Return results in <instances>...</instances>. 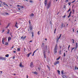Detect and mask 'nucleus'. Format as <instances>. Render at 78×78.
Returning a JSON list of instances; mask_svg holds the SVG:
<instances>
[{
  "label": "nucleus",
  "mask_w": 78,
  "mask_h": 78,
  "mask_svg": "<svg viewBox=\"0 0 78 78\" xmlns=\"http://www.w3.org/2000/svg\"><path fill=\"white\" fill-rule=\"evenodd\" d=\"M10 40H11V37H9L8 38V41L9 42V41H10Z\"/></svg>",
  "instance_id": "12"
},
{
  "label": "nucleus",
  "mask_w": 78,
  "mask_h": 78,
  "mask_svg": "<svg viewBox=\"0 0 78 78\" xmlns=\"http://www.w3.org/2000/svg\"><path fill=\"white\" fill-rule=\"evenodd\" d=\"M70 45H69L68 47V49H69V48H70Z\"/></svg>",
  "instance_id": "51"
},
{
  "label": "nucleus",
  "mask_w": 78,
  "mask_h": 78,
  "mask_svg": "<svg viewBox=\"0 0 78 78\" xmlns=\"http://www.w3.org/2000/svg\"><path fill=\"white\" fill-rule=\"evenodd\" d=\"M57 50H58L57 49H54V54H56V53H57Z\"/></svg>",
  "instance_id": "7"
},
{
  "label": "nucleus",
  "mask_w": 78,
  "mask_h": 78,
  "mask_svg": "<svg viewBox=\"0 0 78 78\" xmlns=\"http://www.w3.org/2000/svg\"><path fill=\"white\" fill-rule=\"evenodd\" d=\"M68 5H69V6H70V5H71V3L69 2L68 3Z\"/></svg>",
  "instance_id": "42"
},
{
  "label": "nucleus",
  "mask_w": 78,
  "mask_h": 78,
  "mask_svg": "<svg viewBox=\"0 0 78 78\" xmlns=\"http://www.w3.org/2000/svg\"><path fill=\"white\" fill-rule=\"evenodd\" d=\"M29 28L30 29V30L31 31L33 30V27H32V26H30L29 27Z\"/></svg>",
  "instance_id": "15"
},
{
  "label": "nucleus",
  "mask_w": 78,
  "mask_h": 78,
  "mask_svg": "<svg viewBox=\"0 0 78 78\" xmlns=\"http://www.w3.org/2000/svg\"><path fill=\"white\" fill-rule=\"evenodd\" d=\"M9 30L8 29V32H7V34H9Z\"/></svg>",
  "instance_id": "38"
},
{
  "label": "nucleus",
  "mask_w": 78,
  "mask_h": 78,
  "mask_svg": "<svg viewBox=\"0 0 78 78\" xmlns=\"http://www.w3.org/2000/svg\"><path fill=\"white\" fill-rule=\"evenodd\" d=\"M38 69L39 70H40V69H41V68H40V67H38Z\"/></svg>",
  "instance_id": "57"
},
{
  "label": "nucleus",
  "mask_w": 78,
  "mask_h": 78,
  "mask_svg": "<svg viewBox=\"0 0 78 78\" xmlns=\"http://www.w3.org/2000/svg\"><path fill=\"white\" fill-rule=\"evenodd\" d=\"M59 39H60V38H57V39H56V42H57V43H58V41H59Z\"/></svg>",
  "instance_id": "20"
},
{
  "label": "nucleus",
  "mask_w": 78,
  "mask_h": 78,
  "mask_svg": "<svg viewBox=\"0 0 78 78\" xmlns=\"http://www.w3.org/2000/svg\"><path fill=\"white\" fill-rule=\"evenodd\" d=\"M21 8H23V6H21Z\"/></svg>",
  "instance_id": "64"
},
{
  "label": "nucleus",
  "mask_w": 78,
  "mask_h": 78,
  "mask_svg": "<svg viewBox=\"0 0 78 78\" xmlns=\"http://www.w3.org/2000/svg\"><path fill=\"white\" fill-rule=\"evenodd\" d=\"M5 45H8V42L5 43Z\"/></svg>",
  "instance_id": "35"
},
{
  "label": "nucleus",
  "mask_w": 78,
  "mask_h": 78,
  "mask_svg": "<svg viewBox=\"0 0 78 78\" xmlns=\"http://www.w3.org/2000/svg\"><path fill=\"white\" fill-rule=\"evenodd\" d=\"M6 41V37H3L2 39V43L3 44H4V41L5 42Z\"/></svg>",
  "instance_id": "3"
},
{
  "label": "nucleus",
  "mask_w": 78,
  "mask_h": 78,
  "mask_svg": "<svg viewBox=\"0 0 78 78\" xmlns=\"http://www.w3.org/2000/svg\"><path fill=\"white\" fill-rule=\"evenodd\" d=\"M59 61H56L54 63V65L55 66H56V65H57V64H59Z\"/></svg>",
  "instance_id": "5"
},
{
  "label": "nucleus",
  "mask_w": 78,
  "mask_h": 78,
  "mask_svg": "<svg viewBox=\"0 0 78 78\" xmlns=\"http://www.w3.org/2000/svg\"><path fill=\"white\" fill-rule=\"evenodd\" d=\"M6 57H0V59H1L2 60H4V61H6Z\"/></svg>",
  "instance_id": "4"
},
{
  "label": "nucleus",
  "mask_w": 78,
  "mask_h": 78,
  "mask_svg": "<svg viewBox=\"0 0 78 78\" xmlns=\"http://www.w3.org/2000/svg\"><path fill=\"white\" fill-rule=\"evenodd\" d=\"M72 40L73 41V44H74L75 42V40L72 39Z\"/></svg>",
  "instance_id": "23"
},
{
  "label": "nucleus",
  "mask_w": 78,
  "mask_h": 78,
  "mask_svg": "<svg viewBox=\"0 0 78 78\" xmlns=\"http://www.w3.org/2000/svg\"><path fill=\"white\" fill-rule=\"evenodd\" d=\"M69 1L68 0H66V2H68V1Z\"/></svg>",
  "instance_id": "59"
},
{
  "label": "nucleus",
  "mask_w": 78,
  "mask_h": 78,
  "mask_svg": "<svg viewBox=\"0 0 78 78\" xmlns=\"http://www.w3.org/2000/svg\"><path fill=\"white\" fill-rule=\"evenodd\" d=\"M64 25V24L63 23H62L61 24V25H60L61 26V29H62V28H63V25Z\"/></svg>",
  "instance_id": "13"
},
{
  "label": "nucleus",
  "mask_w": 78,
  "mask_h": 78,
  "mask_svg": "<svg viewBox=\"0 0 78 78\" xmlns=\"http://www.w3.org/2000/svg\"><path fill=\"white\" fill-rule=\"evenodd\" d=\"M76 47H78V43L77 42L76 43Z\"/></svg>",
  "instance_id": "31"
},
{
  "label": "nucleus",
  "mask_w": 78,
  "mask_h": 78,
  "mask_svg": "<svg viewBox=\"0 0 78 78\" xmlns=\"http://www.w3.org/2000/svg\"><path fill=\"white\" fill-rule=\"evenodd\" d=\"M66 8V5H64V8Z\"/></svg>",
  "instance_id": "58"
},
{
  "label": "nucleus",
  "mask_w": 78,
  "mask_h": 78,
  "mask_svg": "<svg viewBox=\"0 0 78 78\" xmlns=\"http://www.w3.org/2000/svg\"><path fill=\"white\" fill-rule=\"evenodd\" d=\"M17 6L18 7H19V8H20V7H21V6H20L19 5H17Z\"/></svg>",
  "instance_id": "36"
},
{
  "label": "nucleus",
  "mask_w": 78,
  "mask_h": 78,
  "mask_svg": "<svg viewBox=\"0 0 78 78\" xmlns=\"http://www.w3.org/2000/svg\"><path fill=\"white\" fill-rule=\"evenodd\" d=\"M75 70H76V69H77L78 70V68L76 66L75 67Z\"/></svg>",
  "instance_id": "32"
},
{
  "label": "nucleus",
  "mask_w": 78,
  "mask_h": 78,
  "mask_svg": "<svg viewBox=\"0 0 78 78\" xmlns=\"http://www.w3.org/2000/svg\"><path fill=\"white\" fill-rule=\"evenodd\" d=\"M3 3L4 5H5V6H8V4H6L5 2H3Z\"/></svg>",
  "instance_id": "11"
},
{
  "label": "nucleus",
  "mask_w": 78,
  "mask_h": 78,
  "mask_svg": "<svg viewBox=\"0 0 78 78\" xmlns=\"http://www.w3.org/2000/svg\"><path fill=\"white\" fill-rule=\"evenodd\" d=\"M66 17V15H64L63 16H62L63 18H65Z\"/></svg>",
  "instance_id": "37"
},
{
  "label": "nucleus",
  "mask_w": 78,
  "mask_h": 78,
  "mask_svg": "<svg viewBox=\"0 0 78 78\" xmlns=\"http://www.w3.org/2000/svg\"><path fill=\"white\" fill-rule=\"evenodd\" d=\"M63 56L64 57H65V56H66V53L65 52Z\"/></svg>",
  "instance_id": "41"
},
{
  "label": "nucleus",
  "mask_w": 78,
  "mask_h": 78,
  "mask_svg": "<svg viewBox=\"0 0 78 78\" xmlns=\"http://www.w3.org/2000/svg\"><path fill=\"white\" fill-rule=\"evenodd\" d=\"M39 31H38V33H37V34H38L39 35V34H39Z\"/></svg>",
  "instance_id": "49"
},
{
  "label": "nucleus",
  "mask_w": 78,
  "mask_h": 78,
  "mask_svg": "<svg viewBox=\"0 0 78 78\" xmlns=\"http://www.w3.org/2000/svg\"><path fill=\"white\" fill-rule=\"evenodd\" d=\"M57 72L59 75H60V71L59 70H57Z\"/></svg>",
  "instance_id": "24"
},
{
  "label": "nucleus",
  "mask_w": 78,
  "mask_h": 78,
  "mask_svg": "<svg viewBox=\"0 0 78 78\" xmlns=\"http://www.w3.org/2000/svg\"><path fill=\"white\" fill-rule=\"evenodd\" d=\"M59 53L60 55L61 54V50H60L59 51Z\"/></svg>",
  "instance_id": "34"
},
{
  "label": "nucleus",
  "mask_w": 78,
  "mask_h": 78,
  "mask_svg": "<svg viewBox=\"0 0 78 78\" xmlns=\"http://www.w3.org/2000/svg\"><path fill=\"white\" fill-rule=\"evenodd\" d=\"M56 29L55 28L54 30V34H55L56 33Z\"/></svg>",
  "instance_id": "29"
},
{
  "label": "nucleus",
  "mask_w": 78,
  "mask_h": 78,
  "mask_svg": "<svg viewBox=\"0 0 78 78\" xmlns=\"http://www.w3.org/2000/svg\"><path fill=\"white\" fill-rule=\"evenodd\" d=\"M17 22H16V24L15 25V26L16 28H18V26H17Z\"/></svg>",
  "instance_id": "14"
},
{
  "label": "nucleus",
  "mask_w": 78,
  "mask_h": 78,
  "mask_svg": "<svg viewBox=\"0 0 78 78\" xmlns=\"http://www.w3.org/2000/svg\"><path fill=\"white\" fill-rule=\"evenodd\" d=\"M72 11H73V13H74V12L75 11V10L73 9L72 10Z\"/></svg>",
  "instance_id": "47"
},
{
  "label": "nucleus",
  "mask_w": 78,
  "mask_h": 78,
  "mask_svg": "<svg viewBox=\"0 0 78 78\" xmlns=\"http://www.w3.org/2000/svg\"><path fill=\"white\" fill-rule=\"evenodd\" d=\"M27 78H28V75H27Z\"/></svg>",
  "instance_id": "61"
},
{
  "label": "nucleus",
  "mask_w": 78,
  "mask_h": 78,
  "mask_svg": "<svg viewBox=\"0 0 78 78\" xmlns=\"http://www.w3.org/2000/svg\"><path fill=\"white\" fill-rule=\"evenodd\" d=\"M47 0H45L44 5L45 6H47Z\"/></svg>",
  "instance_id": "8"
},
{
  "label": "nucleus",
  "mask_w": 78,
  "mask_h": 78,
  "mask_svg": "<svg viewBox=\"0 0 78 78\" xmlns=\"http://www.w3.org/2000/svg\"><path fill=\"white\" fill-rule=\"evenodd\" d=\"M77 47H76H76H75V49H74L75 50H76V49H77Z\"/></svg>",
  "instance_id": "44"
},
{
  "label": "nucleus",
  "mask_w": 78,
  "mask_h": 78,
  "mask_svg": "<svg viewBox=\"0 0 78 78\" xmlns=\"http://www.w3.org/2000/svg\"><path fill=\"white\" fill-rule=\"evenodd\" d=\"M5 14H6V15H9V13H7V12H5Z\"/></svg>",
  "instance_id": "40"
},
{
  "label": "nucleus",
  "mask_w": 78,
  "mask_h": 78,
  "mask_svg": "<svg viewBox=\"0 0 78 78\" xmlns=\"http://www.w3.org/2000/svg\"><path fill=\"white\" fill-rule=\"evenodd\" d=\"M63 78H67V77H66V76H63Z\"/></svg>",
  "instance_id": "33"
},
{
  "label": "nucleus",
  "mask_w": 78,
  "mask_h": 78,
  "mask_svg": "<svg viewBox=\"0 0 78 78\" xmlns=\"http://www.w3.org/2000/svg\"><path fill=\"white\" fill-rule=\"evenodd\" d=\"M19 66L20 67H22V68L24 67V66L22 65V62L20 63Z\"/></svg>",
  "instance_id": "6"
},
{
  "label": "nucleus",
  "mask_w": 78,
  "mask_h": 78,
  "mask_svg": "<svg viewBox=\"0 0 78 78\" xmlns=\"http://www.w3.org/2000/svg\"><path fill=\"white\" fill-rule=\"evenodd\" d=\"M47 9H49L51 6V2H49L47 4Z\"/></svg>",
  "instance_id": "2"
},
{
  "label": "nucleus",
  "mask_w": 78,
  "mask_h": 78,
  "mask_svg": "<svg viewBox=\"0 0 78 78\" xmlns=\"http://www.w3.org/2000/svg\"><path fill=\"white\" fill-rule=\"evenodd\" d=\"M31 3H33V1H29Z\"/></svg>",
  "instance_id": "43"
},
{
  "label": "nucleus",
  "mask_w": 78,
  "mask_h": 78,
  "mask_svg": "<svg viewBox=\"0 0 78 78\" xmlns=\"http://www.w3.org/2000/svg\"><path fill=\"white\" fill-rule=\"evenodd\" d=\"M26 38V36H25V37H24L23 36H22L21 37V39H23V40H25V39Z\"/></svg>",
  "instance_id": "10"
},
{
  "label": "nucleus",
  "mask_w": 78,
  "mask_h": 78,
  "mask_svg": "<svg viewBox=\"0 0 78 78\" xmlns=\"http://www.w3.org/2000/svg\"><path fill=\"white\" fill-rule=\"evenodd\" d=\"M30 66L31 67H33V62H31Z\"/></svg>",
  "instance_id": "9"
},
{
  "label": "nucleus",
  "mask_w": 78,
  "mask_h": 78,
  "mask_svg": "<svg viewBox=\"0 0 78 78\" xmlns=\"http://www.w3.org/2000/svg\"><path fill=\"white\" fill-rule=\"evenodd\" d=\"M61 36H62V34H60V36L58 37V38H60V37H61Z\"/></svg>",
  "instance_id": "30"
},
{
  "label": "nucleus",
  "mask_w": 78,
  "mask_h": 78,
  "mask_svg": "<svg viewBox=\"0 0 78 78\" xmlns=\"http://www.w3.org/2000/svg\"><path fill=\"white\" fill-rule=\"evenodd\" d=\"M61 72L62 74V75H64V71H61Z\"/></svg>",
  "instance_id": "25"
},
{
  "label": "nucleus",
  "mask_w": 78,
  "mask_h": 78,
  "mask_svg": "<svg viewBox=\"0 0 78 78\" xmlns=\"http://www.w3.org/2000/svg\"><path fill=\"white\" fill-rule=\"evenodd\" d=\"M76 0H74L73 2H72V3H74V2H75Z\"/></svg>",
  "instance_id": "45"
},
{
  "label": "nucleus",
  "mask_w": 78,
  "mask_h": 78,
  "mask_svg": "<svg viewBox=\"0 0 78 78\" xmlns=\"http://www.w3.org/2000/svg\"><path fill=\"white\" fill-rule=\"evenodd\" d=\"M74 30H75V29H73V31L74 32H75Z\"/></svg>",
  "instance_id": "63"
},
{
  "label": "nucleus",
  "mask_w": 78,
  "mask_h": 78,
  "mask_svg": "<svg viewBox=\"0 0 78 78\" xmlns=\"http://www.w3.org/2000/svg\"><path fill=\"white\" fill-rule=\"evenodd\" d=\"M42 45H44V43H42Z\"/></svg>",
  "instance_id": "55"
},
{
  "label": "nucleus",
  "mask_w": 78,
  "mask_h": 78,
  "mask_svg": "<svg viewBox=\"0 0 78 78\" xmlns=\"http://www.w3.org/2000/svg\"><path fill=\"white\" fill-rule=\"evenodd\" d=\"M5 57H9V54H6L5 55Z\"/></svg>",
  "instance_id": "22"
},
{
  "label": "nucleus",
  "mask_w": 78,
  "mask_h": 78,
  "mask_svg": "<svg viewBox=\"0 0 78 78\" xmlns=\"http://www.w3.org/2000/svg\"><path fill=\"white\" fill-rule=\"evenodd\" d=\"M27 58H28L29 57V56H30V55H29V54H28L27 55Z\"/></svg>",
  "instance_id": "46"
},
{
  "label": "nucleus",
  "mask_w": 78,
  "mask_h": 78,
  "mask_svg": "<svg viewBox=\"0 0 78 78\" xmlns=\"http://www.w3.org/2000/svg\"><path fill=\"white\" fill-rule=\"evenodd\" d=\"M47 67H48V69L49 70H50V68L49 67V66L47 65Z\"/></svg>",
  "instance_id": "26"
},
{
  "label": "nucleus",
  "mask_w": 78,
  "mask_h": 78,
  "mask_svg": "<svg viewBox=\"0 0 78 78\" xmlns=\"http://www.w3.org/2000/svg\"><path fill=\"white\" fill-rule=\"evenodd\" d=\"M29 24H31V22L30 21V20H29Z\"/></svg>",
  "instance_id": "48"
},
{
  "label": "nucleus",
  "mask_w": 78,
  "mask_h": 78,
  "mask_svg": "<svg viewBox=\"0 0 78 78\" xmlns=\"http://www.w3.org/2000/svg\"><path fill=\"white\" fill-rule=\"evenodd\" d=\"M33 73H34V74H36V75H37L38 74L37 73L36 71L34 72Z\"/></svg>",
  "instance_id": "21"
},
{
  "label": "nucleus",
  "mask_w": 78,
  "mask_h": 78,
  "mask_svg": "<svg viewBox=\"0 0 78 78\" xmlns=\"http://www.w3.org/2000/svg\"><path fill=\"white\" fill-rule=\"evenodd\" d=\"M13 52L14 53H16V51H13Z\"/></svg>",
  "instance_id": "56"
},
{
  "label": "nucleus",
  "mask_w": 78,
  "mask_h": 78,
  "mask_svg": "<svg viewBox=\"0 0 78 78\" xmlns=\"http://www.w3.org/2000/svg\"><path fill=\"white\" fill-rule=\"evenodd\" d=\"M60 58H61V57L60 56L59 58H58L57 59H56V61H58V60H59V59H60Z\"/></svg>",
  "instance_id": "28"
},
{
  "label": "nucleus",
  "mask_w": 78,
  "mask_h": 78,
  "mask_svg": "<svg viewBox=\"0 0 78 78\" xmlns=\"http://www.w3.org/2000/svg\"><path fill=\"white\" fill-rule=\"evenodd\" d=\"M70 11V8H69V10L67 12H69Z\"/></svg>",
  "instance_id": "39"
},
{
  "label": "nucleus",
  "mask_w": 78,
  "mask_h": 78,
  "mask_svg": "<svg viewBox=\"0 0 78 78\" xmlns=\"http://www.w3.org/2000/svg\"><path fill=\"white\" fill-rule=\"evenodd\" d=\"M32 34V37H33V36H34V33L33 32H31Z\"/></svg>",
  "instance_id": "18"
},
{
  "label": "nucleus",
  "mask_w": 78,
  "mask_h": 78,
  "mask_svg": "<svg viewBox=\"0 0 78 78\" xmlns=\"http://www.w3.org/2000/svg\"><path fill=\"white\" fill-rule=\"evenodd\" d=\"M10 35H12V33H10Z\"/></svg>",
  "instance_id": "62"
},
{
  "label": "nucleus",
  "mask_w": 78,
  "mask_h": 78,
  "mask_svg": "<svg viewBox=\"0 0 78 78\" xmlns=\"http://www.w3.org/2000/svg\"><path fill=\"white\" fill-rule=\"evenodd\" d=\"M70 45H69L68 47V49H69V48H70Z\"/></svg>",
  "instance_id": "52"
},
{
  "label": "nucleus",
  "mask_w": 78,
  "mask_h": 78,
  "mask_svg": "<svg viewBox=\"0 0 78 78\" xmlns=\"http://www.w3.org/2000/svg\"><path fill=\"white\" fill-rule=\"evenodd\" d=\"M71 13H72V11H71L70 12L69 15L68 16V18H69V17H70V16H71Z\"/></svg>",
  "instance_id": "16"
},
{
  "label": "nucleus",
  "mask_w": 78,
  "mask_h": 78,
  "mask_svg": "<svg viewBox=\"0 0 78 78\" xmlns=\"http://www.w3.org/2000/svg\"><path fill=\"white\" fill-rule=\"evenodd\" d=\"M17 50L18 51H20V48H17Z\"/></svg>",
  "instance_id": "27"
},
{
  "label": "nucleus",
  "mask_w": 78,
  "mask_h": 78,
  "mask_svg": "<svg viewBox=\"0 0 78 78\" xmlns=\"http://www.w3.org/2000/svg\"><path fill=\"white\" fill-rule=\"evenodd\" d=\"M70 45H69L68 47V49H69V48H70Z\"/></svg>",
  "instance_id": "54"
},
{
  "label": "nucleus",
  "mask_w": 78,
  "mask_h": 78,
  "mask_svg": "<svg viewBox=\"0 0 78 78\" xmlns=\"http://www.w3.org/2000/svg\"><path fill=\"white\" fill-rule=\"evenodd\" d=\"M57 47H58V45L57 44H56L55 47V49H58V48H57Z\"/></svg>",
  "instance_id": "17"
},
{
  "label": "nucleus",
  "mask_w": 78,
  "mask_h": 78,
  "mask_svg": "<svg viewBox=\"0 0 78 78\" xmlns=\"http://www.w3.org/2000/svg\"><path fill=\"white\" fill-rule=\"evenodd\" d=\"M24 51H25V48H24Z\"/></svg>",
  "instance_id": "60"
},
{
  "label": "nucleus",
  "mask_w": 78,
  "mask_h": 78,
  "mask_svg": "<svg viewBox=\"0 0 78 78\" xmlns=\"http://www.w3.org/2000/svg\"><path fill=\"white\" fill-rule=\"evenodd\" d=\"M70 45H69L68 47V49H69V48H70Z\"/></svg>",
  "instance_id": "53"
},
{
  "label": "nucleus",
  "mask_w": 78,
  "mask_h": 78,
  "mask_svg": "<svg viewBox=\"0 0 78 78\" xmlns=\"http://www.w3.org/2000/svg\"><path fill=\"white\" fill-rule=\"evenodd\" d=\"M37 51V50H36L35 51H34L33 53H35L36 52V51Z\"/></svg>",
  "instance_id": "50"
},
{
  "label": "nucleus",
  "mask_w": 78,
  "mask_h": 78,
  "mask_svg": "<svg viewBox=\"0 0 78 78\" xmlns=\"http://www.w3.org/2000/svg\"><path fill=\"white\" fill-rule=\"evenodd\" d=\"M30 17H33L34 16V14L33 13H32L31 14V15H30Z\"/></svg>",
  "instance_id": "19"
},
{
  "label": "nucleus",
  "mask_w": 78,
  "mask_h": 78,
  "mask_svg": "<svg viewBox=\"0 0 78 78\" xmlns=\"http://www.w3.org/2000/svg\"><path fill=\"white\" fill-rule=\"evenodd\" d=\"M47 45H46L45 48H44L43 49V54L44 55V58H46L45 52H47Z\"/></svg>",
  "instance_id": "1"
}]
</instances>
